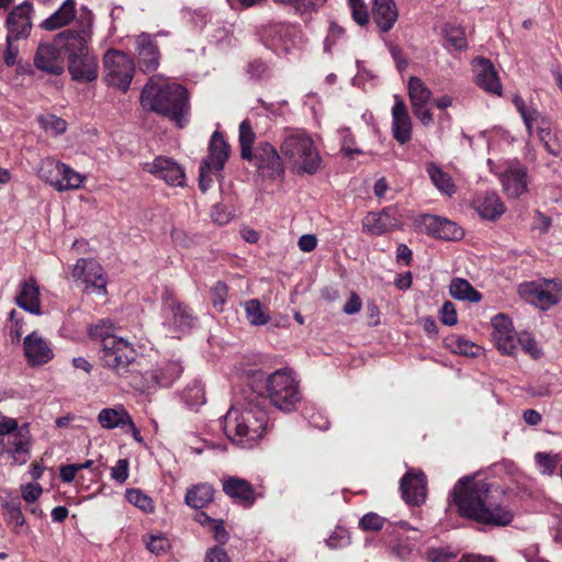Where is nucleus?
Listing matches in <instances>:
<instances>
[{"mask_svg":"<svg viewBox=\"0 0 562 562\" xmlns=\"http://www.w3.org/2000/svg\"><path fill=\"white\" fill-rule=\"evenodd\" d=\"M18 40L10 38V36H7V49L4 52L3 60L7 66H13L16 63V58L19 55V47L14 45V42Z\"/></svg>","mask_w":562,"mask_h":562,"instance_id":"0e129e2a","label":"nucleus"},{"mask_svg":"<svg viewBox=\"0 0 562 562\" xmlns=\"http://www.w3.org/2000/svg\"><path fill=\"white\" fill-rule=\"evenodd\" d=\"M420 223L429 235L438 239L458 240L463 237V229L445 217L428 214L422 217Z\"/></svg>","mask_w":562,"mask_h":562,"instance_id":"6ab92c4d","label":"nucleus"},{"mask_svg":"<svg viewBox=\"0 0 562 562\" xmlns=\"http://www.w3.org/2000/svg\"><path fill=\"white\" fill-rule=\"evenodd\" d=\"M363 229L372 235H382L397 228L401 225L397 210L393 206L381 212H370L362 221Z\"/></svg>","mask_w":562,"mask_h":562,"instance_id":"f3484780","label":"nucleus"},{"mask_svg":"<svg viewBox=\"0 0 562 562\" xmlns=\"http://www.w3.org/2000/svg\"><path fill=\"white\" fill-rule=\"evenodd\" d=\"M273 2L292 7L296 13L304 14L323 5L326 0H273Z\"/></svg>","mask_w":562,"mask_h":562,"instance_id":"37998d69","label":"nucleus"},{"mask_svg":"<svg viewBox=\"0 0 562 562\" xmlns=\"http://www.w3.org/2000/svg\"><path fill=\"white\" fill-rule=\"evenodd\" d=\"M268 72L267 64L261 59H255L247 66V74L254 80H259Z\"/></svg>","mask_w":562,"mask_h":562,"instance_id":"bf43d9fd","label":"nucleus"},{"mask_svg":"<svg viewBox=\"0 0 562 562\" xmlns=\"http://www.w3.org/2000/svg\"><path fill=\"white\" fill-rule=\"evenodd\" d=\"M126 498L131 504L140 508L144 512H151L154 508L151 498L142 493L139 490H127Z\"/></svg>","mask_w":562,"mask_h":562,"instance_id":"49530a36","label":"nucleus"},{"mask_svg":"<svg viewBox=\"0 0 562 562\" xmlns=\"http://www.w3.org/2000/svg\"><path fill=\"white\" fill-rule=\"evenodd\" d=\"M524 351L529 353L532 358L537 359L541 356V350L537 347L536 340L530 335H521L517 338Z\"/></svg>","mask_w":562,"mask_h":562,"instance_id":"052dcab7","label":"nucleus"},{"mask_svg":"<svg viewBox=\"0 0 562 562\" xmlns=\"http://www.w3.org/2000/svg\"><path fill=\"white\" fill-rule=\"evenodd\" d=\"M392 108V135L394 139L404 145L412 138V121L405 102L400 95H394Z\"/></svg>","mask_w":562,"mask_h":562,"instance_id":"aec40b11","label":"nucleus"},{"mask_svg":"<svg viewBox=\"0 0 562 562\" xmlns=\"http://www.w3.org/2000/svg\"><path fill=\"white\" fill-rule=\"evenodd\" d=\"M430 89L418 77L412 76L408 80V97L412 106L428 104L431 98Z\"/></svg>","mask_w":562,"mask_h":562,"instance_id":"e433bc0d","label":"nucleus"},{"mask_svg":"<svg viewBox=\"0 0 562 562\" xmlns=\"http://www.w3.org/2000/svg\"><path fill=\"white\" fill-rule=\"evenodd\" d=\"M562 300V281L559 279H543L539 281L537 307L547 311L559 304Z\"/></svg>","mask_w":562,"mask_h":562,"instance_id":"a878e982","label":"nucleus"},{"mask_svg":"<svg viewBox=\"0 0 562 562\" xmlns=\"http://www.w3.org/2000/svg\"><path fill=\"white\" fill-rule=\"evenodd\" d=\"M61 170H65L64 164L53 158H45L37 168V175L58 191Z\"/></svg>","mask_w":562,"mask_h":562,"instance_id":"2f4dec72","label":"nucleus"},{"mask_svg":"<svg viewBox=\"0 0 562 562\" xmlns=\"http://www.w3.org/2000/svg\"><path fill=\"white\" fill-rule=\"evenodd\" d=\"M72 277L85 284L87 291L106 293V277L103 268L93 259L80 258L72 269Z\"/></svg>","mask_w":562,"mask_h":562,"instance_id":"f8f14e48","label":"nucleus"},{"mask_svg":"<svg viewBox=\"0 0 562 562\" xmlns=\"http://www.w3.org/2000/svg\"><path fill=\"white\" fill-rule=\"evenodd\" d=\"M182 372L183 368L180 362L169 361L153 376L160 386L169 387L180 378Z\"/></svg>","mask_w":562,"mask_h":562,"instance_id":"4c0bfd02","label":"nucleus"},{"mask_svg":"<svg viewBox=\"0 0 562 562\" xmlns=\"http://www.w3.org/2000/svg\"><path fill=\"white\" fill-rule=\"evenodd\" d=\"M214 488L211 484L201 483L190 488L186 494V503L192 508H203L213 501Z\"/></svg>","mask_w":562,"mask_h":562,"instance_id":"c756f323","label":"nucleus"},{"mask_svg":"<svg viewBox=\"0 0 562 562\" xmlns=\"http://www.w3.org/2000/svg\"><path fill=\"white\" fill-rule=\"evenodd\" d=\"M384 521L385 519L378 514L369 513L360 519L359 525L363 530L379 531L383 528Z\"/></svg>","mask_w":562,"mask_h":562,"instance_id":"5fc2aeb1","label":"nucleus"},{"mask_svg":"<svg viewBox=\"0 0 562 562\" xmlns=\"http://www.w3.org/2000/svg\"><path fill=\"white\" fill-rule=\"evenodd\" d=\"M41 124L46 131L53 132L55 135H59L66 132L67 123L64 119L53 114L42 116L40 119Z\"/></svg>","mask_w":562,"mask_h":562,"instance_id":"8fccbe9b","label":"nucleus"},{"mask_svg":"<svg viewBox=\"0 0 562 562\" xmlns=\"http://www.w3.org/2000/svg\"><path fill=\"white\" fill-rule=\"evenodd\" d=\"M427 558L430 562H450L454 554L448 553L442 549H430L427 552Z\"/></svg>","mask_w":562,"mask_h":562,"instance_id":"774afa93","label":"nucleus"},{"mask_svg":"<svg viewBox=\"0 0 562 562\" xmlns=\"http://www.w3.org/2000/svg\"><path fill=\"white\" fill-rule=\"evenodd\" d=\"M281 153L296 175H315L322 162L312 137L304 131H289L283 138Z\"/></svg>","mask_w":562,"mask_h":562,"instance_id":"423d86ee","label":"nucleus"},{"mask_svg":"<svg viewBox=\"0 0 562 562\" xmlns=\"http://www.w3.org/2000/svg\"><path fill=\"white\" fill-rule=\"evenodd\" d=\"M476 211L481 217L493 221L499 217L505 209L498 195L495 193H486L483 199L477 200Z\"/></svg>","mask_w":562,"mask_h":562,"instance_id":"7c9ffc66","label":"nucleus"},{"mask_svg":"<svg viewBox=\"0 0 562 562\" xmlns=\"http://www.w3.org/2000/svg\"><path fill=\"white\" fill-rule=\"evenodd\" d=\"M257 168L261 176L279 179L284 176V166L277 149L268 142H262L252 150V157L246 159Z\"/></svg>","mask_w":562,"mask_h":562,"instance_id":"9d476101","label":"nucleus"},{"mask_svg":"<svg viewBox=\"0 0 562 562\" xmlns=\"http://www.w3.org/2000/svg\"><path fill=\"white\" fill-rule=\"evenodd\" d=\"M99 424L105 429L126 425L130 422V414L123 408H103L98 415Z\"/></svg>","mask_w":562,"mask_h":562,"instance_id":"f704fd0d","label":"nucleus"},{"mask_svg":"<svg viewBox=\"0 0 562 562\" xmlns=\"http://www.w3.org/2000/svg\"><path fill=\"white\" fill-rule=\"evenodd\" d=\"M63 40L55 37L54 43H41L34 54L33 64L36 69L52 76H60L65 71L63 46L58 43Z\"/></svg>","mask_w":562,"mask_h":562,"instance_id":"9b49d317","label":"nucleus"},{"mask_svg":"<svg viewBox=\"0 0 562 562\" xmlns=\"http://www.w3.org/2000/svg\"><path fill=\"white\" fill-rule=\"evenodd\" d=\"M205 562H231V559L222 547H214L206 552Z\"/></svg>","mask_w":562,"mask_h":562,"instance_id":"338daca9","label":"nucleus"},{"mask_svg":"<svg viewBox=\"0 0 562 562\" xmlns=\"http://www.w3.org/2000/svg\"><path fill=\"white\" fill-rule=\"evenodd\" d=\"M32 12L33 5L27 1L15 7L7 18V36L19 41L27 38L32 30Z\"/></svg>","mask_w":562,"mask_h":562,"instance_id":"2eb2a0df","label":"nucleus"},{"mask_svg":"<svg viewBox=\"0 0 562 562\" xmlns=\"http://www.w3.org/2000/svg\"><path fill=\"white\" fill-rule=\"evenodd\" d=\"M138 66L143 72H153L159 66L160 52L153 36L140 33L135 40Z\"/></svg>","mask_w":562,"mask_h":562,"instance_id":"a211bd4d","label":"nucleus"},{"mask_svg":"<svg viewBox=\"0 0 562 562\" xmlns=\"http://www.w3.org/2000/svg\"><path fill=\"white\" fill-rule=\"evenodd\" d=\"M414 115L424 124L430 125L434 122V116L431 111L428 109L427 104H420L418 106H412Z\"/></svg>","mask_w":562,"mask_h":562,"instance_id":"69168bd1","label":"nucleus"},{"mask_svg":"<svg viewBox=\"0 0 562 562\" xmlns=\"http://www.w3.org/2000/svg\"><path fill=\"white\" fill-rule=\"evenodd\" d=\"M111 477L120 483H123L128 477V461L126 459H120L116 464L112 468Z\"/></svg>","mask_w":562,"mask_h":562,"instance_id":"680f3d73","label":"nucleus"},{"mask_svg":"<svg viewBox=\"0 0 562 562\" xmlns=\"http://www.w3.org/2000/svg\"><path fill=\"white\" fill-rule=\"evenodd\" d=\"M213 307L222 311L226 303L228 286L223 281H217L210 290Z\"/></svg>","mask_w":562,"mask_h":562,"instance_id":"09e8293b","label":"nucleus"},{"mask_svg":"<svg viewBox=\"0 0 562 562\" xmlns=\"http://www.w3.org/2000/svg\"><path fill=\"white\" fill-rule=\"evenodd\" d=\"M238 138L240 144V157L243 159H250L252 157L255 133L248 120H245L239 124Z\"/></svg>","mask_w":562,"mask_h":562,"instance_id":"a19ab883","label":"nucleus"},{"mask_svg":"<svg viewBox=\"0 0 562 562\" xmlns=\"http://www.w3.org/2000/svg\"><path fill=\"white\" fill-rule=\"evenodd\" d=\"M397 18L398 12L394 0H373L372 19L381 32H389Z\"/></svg>","mask_w":562,"mask_h":562,"instance_id":"b1692460","label":"nucleus"},{"mask_svg":"<svg viewBox=\"0 0 562 562\" xmlns=\"http://www.w3.org/2000/svg\"><path fill=\"white\" fill-rule=\"evenodd\" d=\"M140 102L144 108L168 117L179 128L188 123L189 92L182 85L157 83L150 78L140 92Z\"/></svg>","mask_w":562,"mask_h":562,"instance_id":"39448f33","label":"nucleus"},{"mask_svg":"<svg viewBox=\"0 0 562 562\" xmlns=\"http://www.w3.org/2000/svg\"><path fill=\"white\" fill-rule=\"evenodd\" d=\"M14 301L24 311L34 315L41 314L40 288L34 278H30L20 284V293Z\"/></svg>","mask_w":562,"mask_h":562,"instance_id":"393cba45","label":"nucleus"},{"mask_svg":"<svg viewBox=\"0 0 562 562\" xmlns=\"http://www.w3.org/2000/svg\"><path fill=\"white\" fill-rule=\"evenodd\" d=\"M12 445V454L15 462L24 464L30 459V438L27 429L20 427L14 434Z\"/></svg>","mask_w":562,"mask_h":562,"instance_id":"c9c22d12","label":"nucleus"},{"mask_svg":"<svg viewBox=\"0 0 562 562\" xmlns=\"http://www.w3.org/2000/svg\"><path fill=\"white\" fill-rule=\"evenodd\" d=\"M473 67L475 83L488 93L501 95L502 85L491 60L482 57L476 58Z\"/></svg>","mask_w":562,"mask_h":562,"instance_id":"412c9836","label":"nucleus"},{"mask_svg":"<svg viewBox=\"0 0 562 562\" xmlns=\"http://www.w3.org/2000/svg\"><path fill=\"white\" fill-rule=\"evenodd\" d=\"M427 172L431 182L440 192L449 196L456 193V186L450 175L445 172L435 162H429L427 165Z\"/></svg>","mask_w":562,"mask_h":562,"instance_id":"72a5a7b5","label":"nucleus"},{"mask_svg":"<svg viewBox=\"0 0 562 562\" xmlns=\"http://www.w3.org/2000/svg\"><path fill=\"white\" fill-rule=\"evenodd\" d=\"M254 376L256 381L265 379L266 395L263 396L266 400L269 398L274 407L291 412L300 403L302 395L299 383L290 369H279L266 378L262 371H257Z\"/></svg>","mask_w":562,"mask_h":562,"instance_id":"0eeeda50","label":"nucleus"},{"mask_svg":"<svg viewBox=\"0 0 562 562\" xmlns=\"http://www.w3.org/2000/svg\"><path fill=\"white\" fill-rule=\"evenodd\" d=\"M259 41L269 49L277 53H288L291 47L302 43V32L299 26L279 22L262 25L257 32Z\"/></svg>","mask_w":562,"mask_h":562,"instance_id":"6e6552de","label":"nucleus"},{"mask_svg":"<svg viewBox=\"0 0 562 562\" xmlns=\"http://www.w3.org/2000/svg\"><path fill=\"white\" fill-rule=\"evenodd\" d=\"M75 29L57 34V40H65L64 48L68 54V71L78 82H92L98 78V59L89 53L88 41L91 36L92 13L82 8Z\"/></svg>","mask_w":562,"mask_h":562,"instance_id":"20e7f679","label":"nucleus"},{"mask_svg":"<svg viewBox=\"0 0 562 562\" xmlns=\"http://www.w3.org/2000/svg\"><path fill=\"white\" fill-rule=\"evenodd\" d=\"M446 38L450 47L456 50H462L467 48V38L463 29L457 26H450L446 29Z\"/></svg>","mask_w":562,"mask_h":562,"instance_id":"a18cd8bd","label":"nucleus"},{"mask_svg":"<svg viewBox=\"0 0 562 562\" xmlns=\"http://www.w3.org/2000/svg\"><path fill=\"white\" fill-rule=\"evenodd\" d=\"M513 103L517 111L520 113L525 125H530L539 122L541 113L533 108H528L521 97L515 95L513 99Z\"/></svg>","mask_w":562,"mask_h":562,"instance_id":"c03bdc74","label":"nucleus"},{"mask_svg":"<svg viewBox=\"0 0 562 562\" xmlns=\"http://www.w3.org/2000/svg\"><path fill=\"white\" fill-rule=\"evenodd\" d=\"M492 337L497 349L504 355H514L517 338L510 318L505 314H497L492 318Z\"/></svg>","mask_w":562,"mask_h":562,"instance_id":"dca6fc26","label":"nucleus"},{"mask_svg":"<svg viewBox=\"0 0 562 562\" xmlns=\"http://www.w3.org/2000/svg\"><path fill=\"white\" fill-rule=\"evenodd\" d=\"M440 319L445 325L452 326L457 324V311L454 304L450 301H447L442 304L440 308Z\"/></svg>","mask_w":562,"mask_h":562,"instance_id":"13d9d810","label":"nucleus"},{"mask_svg":"<svg viewBox=\"0 0 562 562\" xmlns=\"http://www.w3.org/2000/svg\"><path fill=\"white\" fill-rule=\"evenodd\" d=\"M144 170L162 179L169 186H184V170L171 158L164 156L156 157L151 162L144 164Z\"/></svg>","mask_w":562,"mask_h":562,"instance_id":"4468645a","label":"nucleus"},{"mask_svg":"<svg viewBox=\"0 0 562 562\" xmlns=\"http://www.w3.org/2000/svg\"><path fill=\"white\" fill-rule=\"evenodd\" d=\"M64 169L65 170H61L58 191L78 189L83 181V177L81 175H79L78 172L74 171L71 168H69L65 164H64Z\"/></svg>","mask_w":562,"mask_h":562,"instance_id":"79ce46f5","label":"nucleus"},{"mask_svg":"<svg viewBox=\"0 0 562 562\" xmlns=\"http://www.w3.org/2000/svg\"><path fill=\"white\" fill-rule=\"evenodd\" d=\"M171 311L173 315V325L180 331L190 330L194 326L195 317L189 306L181 303H172Z\"/></svg>","mask_w":562,"mask_h":562,"instance_id":"58836bf2","label":"nucleus"},{"mask_svg":"<svg viewBox=\"0 0 562 562\" xmlns=\"http://www.w3.org/2000/svg\"><path fill=\"white\" fill-rule=\"evenodd\" d=\"M351 16L353 21L360 26H364L369 23V12L363 0H348Z\"/></svg>","mask_w":562,"mask_h":562,"instance_id":"de8ad7c7","label":"nucleus"},{"mask_svg":"<svg viewBox=\"0 0 562 562\" xmlns=\"http://www.w3.org/2000/svg\"><path fill=\"white\" fill-rule=\"evenodd\" d=\"M268 429L266 397L252 387L244 398L231 407L224 418V432L235 445L250 449Z\"/></svg>","mask_w":562,"mask_h":562,"instance_id":"f03ea898","label":"nucleus"},{"mask_svg":"<svg viewBox=\"0 0 562 562\" xmlns=\"http://www.w3.org/2000/svg\"><path fill=\"white\" fill-rule=\"evenodd\" d=\"M214 168L209 160H202L199 169V188L205 193L212 183L211 172Z\"/></svg>","mask_w":562,"mask_h":562,"instance_id":"4d7b16f0","label":"nucleus"},{"mask_svg":"<svg viewBox=\"0 0 562 562\" xmlns=\"http://www.w3.org/2000/svg\"><path fill=\"white\" fill-rule=\"evenodd\" d=\"M539 281L525 282L519 285V295L528 303L537 306Z\"/></svg>","mask_w":562,"mask_h":562,"instance_id":"864d4df0","label":"nucleus"},{"mask_svg":"<svg viewBox=\"0 0 562 562\" xmlns=\"http://www.w3.org/2000/svg\"><path fill=\"white\" fill-rule=\"evenodd\" d=\"M536 461L538 465L542 469L543 473L551 475L553 474L559 460L557 456L538 452L536 454Z\"/></svg>","mask_w":562,"mask_h":562,"instance_id":"6e6d98bb","label":"nucleus"},{"mask_svg":"<svg viewBox=\"0 0 562 562\" xmlns=\"http://www.w3.org/2000/svg\"><path fill=\"white\" fill-rule=\"evenodd\" d=\"M449 292L456 300L480 302L482 294L465 279L454 278L449 285Z\"/></svg>","mask_w":562,"mask_h":562,"instance_id":"473e14b6","label":"nucleus"},{"mask_svg":"<svg viewBox=\"0 0 562 562\" xmlns=\"http://www.w3.org/2000/svg\"><path fill=\"white\" fill-rule=\"evenodd\" d=\"M24 353L31 366H42L53 359L54 352L48 344L33 331L24 338Z\"/></svg>","mask_w":562,"mask_h":562,"instance_id":"4be33fe9","label":"nucleus"},{"mask_svg":"<svg viewBox=\"0 0 562 562\" xmlns=\"http://www.w3.org/2000/svg\"><path fill=\"white\" fill-rule=\"evenodd\" d=\"M505 192L510 198H518L527 191V170L525 167H512L502 176Z\"/></svg>","mask_w":562,"mask_h":562,"instance_id":"cd10ccee","label":"nucleus"},{"mask_svg":"<svg viewBox=\"0 0 562 562\" xmlns=\"http://www.w3.org/2000/svg\"><path fill=\"white\" fill-rule=\"evenodd\" d=\"M42 492L43 488L38 483H29L22 486V497L27 503H34Z\"/></svg>","mask_w":562,"mask_h":562,"instance_id":"e2e57ef3","label":"nucleus"},{"mask_svg":"<svg viewBox=\"0 0 562 562\" xmlns=\"http://www.w3.org/2000/svg\"><path fill=\"white\" fill-rule=\"evenodd\" d=\"M146 548L154 554L160 555L162 553H166L169 548L170 543L169 540L161 535H151L149 536V540L146 541Z\"/></svg>","mask_w":562,"mask_h":562,"instance_id":"603ef678","label":"nucleus"},{"mask_svg":"<svg viewBox=\"0 0 562 562\" xmlns=\"http://www.w3.org/2000/svg\"><path fill=\"white\" fill-rule=\"evenodd\" d=\"M207 151L209 155L204 160H209L214 170H222L229 158L231 146L221 132L215 131L212 134Z\"/></svg>","mask_w":562,"mask_h":562,"instance_id":"bb28decb","label":"nucleus"},{"mask_svg":"<svg viewBox=\"0 0 562 562\" xmlns=\"http://www.w3.org/2000/svg\"><path fill=\"white\" fill-rule=\"evenodd\" d=\"M224 493L236 503L251 506L256 501V492L251 484L240 477L231 476L223 482Z\"/></svg>","mask_w":562,"mask_h":562,"instance_id":"5701e85b","label":"nucleus"},{"mask_svg":"<svg viewBox=\"0 0 562 562\" xmlns=\"http://www.w3.org/2000/svg\"><path fill=\"white\" fill-rule=\"evenodd\" d=\"M75 0H65L55 13L42 22L41 27L47 31H54L69 24L75 18Z\"/></svg>","mask_w":562,"mask_h":562,"instance_id":"c85d7f7f","label":"nucleus"},{"mask_svg":"<svg viewBox=\"0 0 562 562\" xmlns=\"http://www.w3.org/2000/svg\"><path fill=\"white\" fill-rule=\"evenodd\" d=\"M488 495L490 485L472 476L461 477L451 492L461 517L488 526H508L514 513L506 506L490 502Z\"/></svg>","mask_w":562,"mask_h":562,"instance_id":"f257e3e1","label":"nucleus"},{"mask_svg":"<svg viewBox=\"0 0 562 562\" xmlns=\"http://www.w3.org/2000/svg\"><path fill=\"white\" fill-rule=\"evenodd\" d=\"M246 318L250 325L261 326L266 325L270 321L269 314L263 311V307L259 300L251 299L245 302Z\"/></svg>","mask_w":562,"mask_h":562,"instance_id":"ea45409f","label":"nucleus"},{"mask_svg":"<svg viewBox=\"0 0 562 562\" xmlns=\"http://www.w3.org/2000/svg\"><path fill=\"white\" fill-rule=\"evenodd\" d=\"M104 80L109 86L127 91L132 82L135 65L124 52L110 49L103 56Z\"/></svg>","mask_w":562,"mask_h":562,"instance_id":"1a4fd4ad","label":"nucleus"},{"mask_svg":"<svg viewBox=\"0 0 562 562\" xmlns=\"http://www.w3.org/2000/svg\"><path fill=\"white\" fill-rule=\"evenodd\" d=\"M116 327L110 319H100L88 328L89 337L100 342V360L103 367L119 376L130 379L136 385V375L140 373L137 353L132 344L117 337Z\"/></svg>","mask_w":562,"mask_h":562,"instance_id":"7ed1b4c3","label":"nucleus"},{"mask_svg":"<svg viewBox=\"0 0 562 562\" xmlns=\"http://www.w3.org/2000/svg\"><path fill=\"white\" fill-rule=\"evenodd\" d=\"M402 498L409 506H420L427 498V477L419 469H409L400 481Z\"/></svg>","mask_w":562,"mask_h":562,"instance_id":"ddd939ff","label":"nucleus"},{"mask_svg":"<svg viewBox=\"0 0 562 562\" xmlns=\"http://www.w3.org/2000/svg\"><path fill=\"white\" fill-rule=\"evenodd\" d=\"M4 516L7 520L15 526H23L25 522L24 516L21 510L20 503L10 502L3 506Z\"/></svg>","mask_w":562,"mask_h":562,"instance_id":"3c124183","label":"nucleus"}]
</instances>
